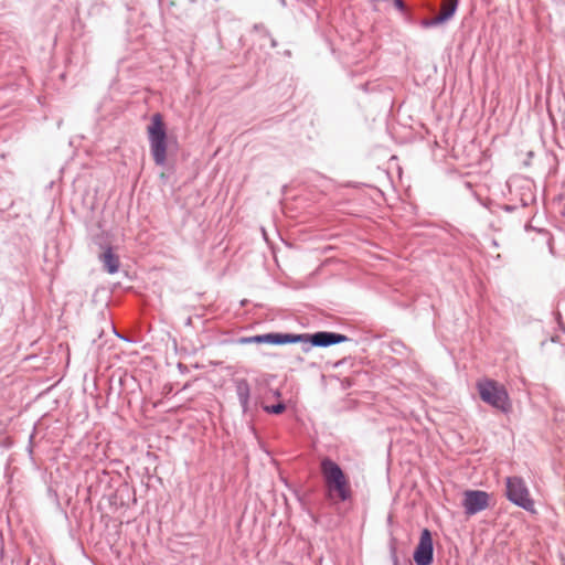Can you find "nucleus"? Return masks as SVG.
I'll return each instance as SVG.
<instances>
[{
  "mask_svg": "<svg viewBox=\"0 0 565 565\" xmlns=\"http://www.w3.org/2000/svg\"><path fill=\"white\" fill-rule=\"evenodd\" d=\"M422 25H423L424 28H433V26H434V24H430V19L424 20V21L422 22Z\"/></svg>",
  "mask_w": 565,
  "mask_h": 565,
  "instance_id": "nucleus-18",
  "label": "nucleus"
},
{
  "mask_svg": "<svg viewBox=\"0 0 565 565\" xmlns=\"http://www.w3.org/2000/svg\"><path fill=\"white\" fill-rule=\"evenodd\" d=\"M349 338L344 334L330 332V331H318L315 333H280L270 332L260 334V344H273L284 345L300 343L301 350L305 353L311 351L312 348H328L334 344L347 342Z\"/></svg>",
  "mask_w": 565,
  "mask_h": 565,
  "instance_id": "nucleus-1",
  "label": "nucleus"
},
{
  "mask_svg": "<svg viewBox=\"0 0 565 565\" xmlns=\"http://www.w3.org/2000/svg\"><path fill=\"white\" fill-rule=\"evenodd\" d=\"M446 21H448L446 19V15L440 13V14L436 15L435 18L430 19V24H434V26H436V25H439V24H441V23H444Z\"/></svg>",
  "mask_w": 565,
  "mask_h": 565,
  "instance_id": "nucleus-15",
  "label": "nucleus"
},
{
  "mask_svg": "<svg viewBox=\"0 0 565 565\" xmlns=\"http://www.w3.org/2000/svg\"><path fill=\"white\" fill-rule=\"evenodd\" d=\"M148 139L154 163L159 167H163L167 161L168 143L166 127L160 114H154L151 117V122L148 126Z\"/></svg>",
  "mask_w": 565,
  "mask_h": 565,
  "instance_id": "nucleus-3",
  "label": "nucleus"
},
{
  "mask_svg": "<svg viewBox=\"0 0 565 565\" xmlns=\"http://www.w3.org/2000/svg\"><path fill=\"white\" fill-rule=\"evenodd\" d=\"M505 495L510 502L524 509L525 511H534V501L530 497V492L525 481L521 477L507 478Z\"/></svg>",
  "mask_w": 565,
  "mask_h": 565,
  "instance_id": "nucleus-5",
  "label": "nucleus"
},
{
  "mask_svg": "<svg viewBox=\"0 0 565 565\" xmlns=\"http://www.w3.org/2000/svg\"><path fill=\"white\" fill-rule=\"evenodd\" d=\"M395 539H392L390 542V554L393 562V565H398V558L396 553V546H395Z\"/></svg>",
  "mask_w": 565,
  "mask_h": 565,
  "instance_id": "nucleus-13",
  "label": "nucleus"
},
{
  "mask_svg": "<svg viewBox=\"0 0 565 565\" xmlns=\"http://www.w3.org/2000/svg\"><path fill=\"white\" fill-rule=\"evenodd\" d=\"M235 391L239 402V405L243 409V413H246L249 407V397H250V386L245 379H238L235 382Z\"/></svg>",
  "mask_w": 565,
  "mask_h": 565,
  "instance_id": "nucleus-9",
  "label": "nucleus"
},
{
  "mask_svg": "<svg viewBox=\"0 0 565 565\" xmlns=\"http://www.w3.org/2000/svg\"><path fill=\"white\" fill-rule=\"evenodd\" d=\"M100 263L103 264L104 269L108 274H116L119 269V258L114 253L110 246H107L106 249L99 254L98 256Z\"/></svg>",
  "mask_w": 565,
  "mask_h": 565,
  "instance_id": "nucleus-8",
  "label": "nucleus"
},
{
  "mask_svg": "<svg viewBox=\"0 0 565 565\" xmlns=\"http://www.w3.org/2000/svg\"><path fill=\"white\" fill-rule=\"evenodd\" d=\"M416 565H430L434 559V545L431 533L428 529H424L420 533L418 545L414 554Z\"/></svg>",
  "mask_w": 565,
  "mask_h": 565,
  "instance_id": "nucleus-7",
  "label": "nucleus"
},
{
  "mask_svg": "<svg viewBox=\"0 0 565 565\" xmlns=\"http://www.w3.org/2000/svg\"><path fill=\"white\" fill-rule=\"evenodd\" d=\"M260 334L252 335V337H242L237 340L239 344H260L259 342Z\"/></svg>",
  "mask_w": 565,
  "mask_h": 565,
  "instance_id": "nucleus-12",
  "label": "nucleus"
},
{
  "mask_svg": "<svg viewBox=\"0 0 565 565\" xmlns=\"http://www.w3.org/2000/svg\"><path fill=\"white\" fill-rule=\"evenodd\" d=\"M286 409V405L282 403V402H279L277 404H274V405H266L264 406V411L268 414H275V415H279L281 413H284Z\"/></svg>",
  "mask_w": 565,
  "mask_h": 565,
  "instance_id": "nucleus-11",
  "label": "nucleus"
},
{
  "mask_svg": "<svg viewBox=\"0 0 565 565\" xmlns=\"http://www.w3.org/2000/svg\"><path fill=\"white\" fill-rule=\"evenodd\" d=\"M534 201V195L529 191L527 193H523L521 196V205L523 207L530 205Z\"/></svg>",
  "mask_w": 565,
  "mask_h": 565,
  "instance_id": "nucleus-14",
  "label": "nucleus"
},
{
  "mask_svg": "<svg viewBox=\"0 0 565 565\" xmlns=\"http://www.w3.org/2000/svg\"><path fill=\"white\" fill-rule=\"evenodd\" d=\"M459 0H449L443 9V14L446 15V19L449 20L456 12Z\"/></svg>",
  "mask_w": 565,
  "mask_h": 565,
  "instance_id": "nucleus-10",
  "label": "nucleus"
},
{
  "mask_svg": "<svg viewBox=\"0 0 565 565\" xmlns=\"http://www.w3.org/2000/svg\"><path fill=\"white\" fill-rule=\"evenodd\" d=\"M490 495L482 490H467L463 493L462 507L467 515H475L489 507Z\"/></svg>",
  "mask_w": 565,
  "mask_h": 565,
  "instance_id": "nucleus-6",
  "label": "nucleus"
},
{
  "mask_svg": "<svg viewBox=\"0 0 565 565\" xmlns=\"http://www.w3.org/2000/svg\"><path fill=\"white\" fill-rule=\"evenodd\" d=\"M477 388L480 398L490 406L504 414L510 413L511 403L507 390L493 380L478 382Z\"/></svg>",
  "mask_w": 565,
  "mask_h": 565,
  "instance_id": "nucleus-4",
  "label": "nucleus"
},
{
  "mask_svg": "<svg viewBox=\"0 0 565 565\" xmlns=\"http://www.w3.org/2000/svg\"><path fill=\"white\" fill-rule=\"evenodd\" d=\"M275 396L280 397V392L278 390L275 392Z\"/></svg>",
  "mask_w": 565,
  "mask_h": 565,
  "instance_id": "nucleus-19",
  "label": "nucleus"
},
{
  "mask_svg": "<svg viewBox=\"0 0 565 565\" xmlns=\"http://www.w3.org/2000/svg\"><path fill=\"white\" fill-rule=\"evenodd\" d=\"M500 207H501V210H503L504 212L512 213V212H514V211L516 210V207H518V206H516V205H514V204H503V205H501Z\"/></svg>",
  "mask_w": 565,
  "mask_h": 565,
  "instance_id": "nucleus-16",
  "label": "nucleus"
},
{
  "mask_svg": "<svg viewBox=\"0 0 565 565\" xmlns=\"http://www.w3.org/2000/svg\"><path fill=\"white\" fill-rule=\"evenodd\" d=\"M321 472L330 499L338 498L344 502L352 498L350 482L342 468L335 461L324 458L321 461Z\"/></svg>",
  "mask_w": 565,
  "mask_h": 565,
  "instance_id": "nucleus-2",
  "label": "nucleus"
},
{
  "mask_svg": "<svg viewBox=\"0 0 565 565\" xmlns=\"http://www.w3.org/2000/svg\"><path fill=\"white\" fill-rule=\"evenodd\" d=\"M394 4L401 12L406 10V6L403 0H394Z\"/></svg>",
  "mask_w": 565,
  "mask_h": 565,
  "instance_id": "nucleus-17",
  "label": "nucleus"
}]
</instances>
